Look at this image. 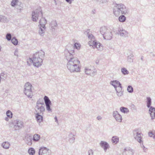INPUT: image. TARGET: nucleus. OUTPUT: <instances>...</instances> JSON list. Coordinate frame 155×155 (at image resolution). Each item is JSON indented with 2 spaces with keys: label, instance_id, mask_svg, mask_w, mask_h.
<instances>
[{
  "label": "nucleus",
  "instance_id": "20",
  "mask_svg": "<svg viewBox=\"0 0 155 155\" xmlns=\"http://www.w3.org/2000/svg\"><path fill=\"white\" fill-rule=\"evenodd\" d=\"M119 141L118 137L116 136H114L112 139V142L115 144H116Z\"/></svg>",
  "mask_w": 155,
  "mask_h": 155
},
{
  "label": "nucleus",
  "instance_id": "5",
  "mask_svg": "<svg viewBox=\"0 0 155 155\" xmlns=\"http://www.w3.org/2000/svg\"><path fill=\"white\" fill-rule=\"evenodd\" d=\"M31 84L28 83H26L24 86V92L27 96L30 97L32 95Z\"/></svg>",
  "mask_w": 155,
  "mask_h": 155
},
{
  "label": "nucleus",
  "instance_id": "34",
  "mask_svg": "<svg viewBox=\"0 0 155 155\" xmlns=\"http://www.w3.org/2000/svg\"><path fill=\"white\" fill-rule=\"evenodd\" d=\"M18 0H12V2L11 5L12 6H14L16 4Z\"/></svg>",
  "mask_w": 155,
  "mask_h": 155
},
{
  "label": "nucleus",
  "instance_id": "4",
  "mask_svg": "<svg viewBox=\"0 0 155 155\" xmlns=\"http://www.w3.org/2000/svg\"><path fill=\"white\" fill-rule=\"evenodd\" d=\"M124 6L123 4H119L116 6L114 8V13L116 16H119L120 13L122 14H124Z\"/></svg>",
  "mask_w": 155,
  "mask_h": 155
},
{
  "label": "nucleus",
  "instance_id": "29",
  "mask_svg": "<svg viewBox=\"0 0 155 155\" xmlns=\"http://www.w3.org/2000/svg\"><path fill=\"white\" fill-rule=\"evenodd\" d=\"M115 88L116 89V91L117 92H120V91H121L122 90V88L121 84H120V86H117Z\"/></svg>",
  "mask_w": 155,
  "mask_h": 155
},
{
  "label": "nucleus",
  "instance_id": "12",
  "mask_svg": "<svg viewBox=\"0 0 155 155\" xmlns=\"http://www.w3.org/2000/svg\"><path fill=\"white\" fill-rule=\"evenodd\" d=\"M149 113L152 119L155 118V108L153 107H150L149 109Z\"/></svg>",
  "mask_w": 155,
  "mask_h": 155
},
{
  "label": "nucleus",
  "instance_id": "33",
  "mask_svg": "<svg viewBox=\"0 0 155 155\" xmlns=\"http://www.w3.org/2000/svg\"><path fill=\"white\" fill-rule=\"evenodd\" d=\"M127 90L130 92H132L133 91V88L131 86H129L128 87Z\"/></svg>",
  "mask_w": 155,
  "mask_h": 155
},
{
  "label": "nucleus",
  "instance_id": "11",
  "mask_svg": "<svg viewBox=\"0 0 155 155\" xmlns=\"http://www.w3.org/2000/svg\"><path fill=\"white\" fill-rule=\"evenodd\" d=\"M113 114L114 117L117 121L119 122H121V117L117 111H115L114 112Z\"/></svg>",
  "mask_w": 155,
  "mask_h": 155
},
{
  "label": "nucleus",
  "instance_id": "32",
  "mask_svg": "<svg viewBox=\"0 0 155 155\" xmlns=\"http://www.w3.org/2000/svg\"><path fill=\"white\" fill-rule=\"evenodd\" d=\"M121 71L124 74H128V71L126 69L124 68H122L121 70Z\"/></svg>",
  "mask_w": 155,
  "mask_h": 155
},
{
  "label": "nucleus",
  "instance_id": "38",
  "mask_svg": "<svg viewBox=\"0 0 155 155\" xmlns=\"http://www.w3.org/2000/svg\"><path fill=\"white\" fill-rule=\"evenodd\" d=\"M39 32L40 34H42L43 33V31L42 29L41 28H40V30H39Z\"/></svg>",
  "mask_w": 155,
  "mask_h": 155
},
{
  "label": "nucleus",
  "instance_id": "22",
  "mask_svg": "<svg viewBox=\"0 0 155 155\" xmlns=\"http://www.w3.org/2000/svg\"><path fill=\"white\" fill-rule=\"evenodd\" d=\"M126 19L125 17L123 15L120 16L119 18V21L120 22H124L125 21Z\"/></svg>",
  "mask_w": 155,
  "mask_h": 155
},
{
  "label": "nucleus",
  "instance_id": "26",
  "mask_svg": "<svg viewBox=\"0 0 155 155\" xmlns=\"http://www.w3.org/2000/svg\"><path fill=\"white\" fill-rule=\"evenodd\" d=\"M28 153L30 155H32L35 153V151L34 150L31 148L29 149L28 150Z\"/></svg>",
  "mask_w": 155,
  "mask_h": 155
},
{
  "label": "nucleus",
  "instance_id": "1",
  "mask_svg": "<svg viewBox=\"0 0 155 155\" xmlns=\"http://www.w3.org/2000/svg\"><path fill=\"white\" fill-rule=\"evenodd\" d=\"M44 55V52L41 51L34 54L33 57L28 60V62L32 61L34 65L38 67L41 65L42 62V58Z\"/></svg>",
  "mask_w": 155,
  "mask_h": 155
},
{
  "label": "nucleus",
  "instance_id": "39",
  "mask_svg": "<svg viewBox=\"0 0 155 155\" xmlns=\"http://www.w3.org/2000/svg\"><path fill=\"white\" fill-rule=\"evenodd\" d=\"M66 1L67 2H69V3H71V0H66Z\"/></svg>",
  "mask_w": 155,
  "mask_h": 155
},
{
  "label": "nucleus",
  "instance_id": "40",
  "mask_svg": "<svg viewBox=\"0 0 155 155\" xmlns=\"http://www.w3.org/2000/svg\"><path fill=\"white\" fill-rule=\"evenodd\" d=\"M31 144L32 143L31 142H29L28 143V144L29 145H31Z\"/></svg>",
  "mask_w": 155,
  "mask_h": 155
},
{
  "label": "nucleus",
  "instance_id": "2",
  "mask_svg": "<svg viewBox=\"0 0 155 155\" xmlns=\"http://www.w3.org/2000/svg\"><path fill=\"white\" fill-rule=\"evenodd\" d=\"M67 67L71 72H79L80 71V61L77 58H71L68 61Z\"/></svg>",
  "mask_w": 155,
  "mask_h": 155
},
{
  "label": "nucleus",
  "instance_id": "7",
  "mask_svg": "<svg viewBox=\"0 0 155 155\" xmlns=\"http://www.w3.org/2000/svg\"><path fill=\"white\" fill-rule=\"evenodd\" d=\"M88 44L90 46H92L94 48H96L99 50L103 49V47L101 44L96 40L89 41Z\"/></svg>",
  "mask_w": 155,
  "mask_h": 155
},
{
  "label": "nucleus",
  "instance_id": "8",
  "mask_svg": "<svg viewBox=\"0 0 155 155\" xmlns=\"http://www.w3.org/2000/svg\"><path fill=\"white\" fill-rule=\"evenodd\" d=\"M51 151L45 147L41 148L39 150V155H50Z\"/></svg>",
  "mask_w": 155,
  "mask_h": 155
},
{
  "label": "nucleus",
  "instance_id": "35",
  "mask_svg": "<svg viewBox=\"0 0 155 155\" xmlns=\"http://www.w3.org/2000/svg\"><path fill=\"white\" fill-rule=\"evenodd\" d=\"M6 38L8 40H10L11 38V35L9 34H7L6 36Z\"/></svg>",
  "mask_w": 155,
  "mask_h": 155
},
{
  "label": "nucleus",
  "instance_id": "25",
  "mask_svg": "<svg viewBox=\"0 0 155 155\" xmlns=\"http://www.w3.org/2000/svg\"><path fill=\"white\" fill-rule=\"evenodd\" d=\"M151 104V99L150 97H148L147 98V106L149 107H150Z\"/></svg>",
  "mask_w": 155,
  "mask_h": 155
},
{
  "label": "nucleus",
  "instance_id": "23",
  "mask_svg": "<svg viewBox=\"0 0 155 155\" xmlns=\"http://www.w3.org/2000/svg\"><path fill=\"white\" fill-rule=\"evenodd\" d=\"M40 139V136L38 134H35L34 135L33 139L34 140L37 141Z\"/></svg>",
  "mask_w": 155,
  "mask_h": 155
},
{
  "label": "nucleus",
  "instance_id": "10",
  "mask_svg": "<svg viewBox=\"0 0 155 155\" xmlns=\"http://www.w3.org/2000/svg\"><path fill=\"white\" fill-rule=\"evenodd\" d=\"M136 135L135 136V139L137 140V141L140 143L142 142L141 140V132L139 131H135Z\"/></svg>",
  "mask_w": 155,
  "mask_h": 155
},
{
  "label": "nucleus",
  "instance_id": "3",
  "mask_svg": "<svg viewBox=\"0 0 155 155\" xmlns=\"http://www.w3.org/2000/svg\"><path fill=\"white\" fill-rule=\"evenodd\" d=\"M100 31L105 39H110L111 38L112 35L111 32L109 31L106 27L101 28Z\"/></svg>",
  "mask_w": 155,
  "mask_h": 155
},
{
  "label": "nucleus",
  "instance_id": "16",
  "mask_svg": "<svg viewBox=\"0 0 155 155\" xmlns=\"http://www.w3.org/2000/svg\"><path fill=\"white\" fill-rule=\"evenodd\" d=\"M40 25L44 28L45 24L46 23V20L44 18H41L39 21Z\"/></svg>",
  "mask_w": 155,
  "mask_h": 155
},
{
  "label": "nucleus",
  "instance_id": "15",
  "mask_svg": "<svg viewBox=\"0 0 155 155\" xmlns=\"http://www.w3.org/2000/svg\"><path fill=\"white\" fill-rule=\"evenodd\" d=\"M92 68L87 67L85 68V73L88 75H91L93 73V70H92Z\"/></svg>",
  "mask_w": 155,
  "mask_h": 155
},
{
  "label": "nucleus",
  "instance_id": "27",
  "mask_svg": "<svg viewBox=\"0 0 155 155\" xmlns=\"http://www.w3.org/2000/svg\"><path fill=\"white\" fill-rule=\"evenodd\" d=\"M12 43L15 45H17L18 44V40L15 38H13L12 39Z\"/></svg>",
  "mask_w": 155,
  "mask_h": 155
},
{
  "label": "nucleus",
  "instance_id": "30",
  "mask_svg": "<svg viewBox=\"0 0 155 155\" xmlns=\"http://www.w3.org/2000/svg\"><path fill=\"white\" fill-rule=\"evenodd\" d=\"M74 47L76 49L79 50L81 48V45L80 44L78 43H76L74 44Z\"/></svg>",
  "mask_w": 155,
  "mask_h": 155
},
{
  "label": "nucleus",
  "instance_id": "24",
  "mask_svg": "<svg viewBox=\"0 0 155 155\" xmlns=\"http://www.w3.org/2000/svg\"><path fill=\"white\" fill-rule=\"evenodd\" d=\"M16 126L19 128H22L23 127V123L21 121H18L17 123Z\"/></svg>",
  "mask_w": 155,
  "mask_h": 155
},
{
  "label": "nucleus",
  "instance_id": "6",
  "mask_svg": "<svg viewBox=\"0 0 155 155\" xmlns=\"http://www.w3.org/2000/svg\"><path fill=\"white\" fill-rule=\"evenodd\" d=\"M42 12L41 8L36 10L32 13V20L33 21H36L39 16L42 17Z\"/></svg>",
  "mask_w": 155,
  "mask_h": 155
},
{
  "label": "nucleus",
  "instance_id": "18",
  "mask_svg": "<svg viewBox=\"0 0 155 155\" xmlns=\"http://www.w3.org/2000/svg\"><path fill=\"white\" fill-rule=\"evenodd\" d=\"M111 83V84L115 88L118 86H120V84L118 81H112Z\"/></svg>",
  "mask_w": 155,
  "mask_h": 155
},
{
  "label": "nucleus",
  "instance_id": "41",
  "mask_svg": "<svg viewBox=\"0 0 155 155\" xmlns=\"http://www.w3.org/2000/svg\"><path fill=\"white\" fill-rule=\"evenodd\" d=\"M55 120L56 121H57V117H55Z\"/></svg>",
  "mask_w": 155,
  "mask_h": 155
},
{
  "label": "nucleus",
  "instance_id": "28",
  "mask_svg": "<svg viewBox=\"0 0 155 155\" xmlns=\"http://www.w3.org/2000/svg\"><path fill=\"white\" fill-rule=\"evenodd\" d=\"M7 116L9 118H11L12 117V114L11 111L10 110H8L6 112Z\"/></svg>",
  "mask_w": 155,
  "mask_h": 155
},
{
  "label": "nucleus",
  "instance_id": "37",
  "mask_svg": "<svg viewBox=\"0 0 155 155\" xmlns=\"http://www.w3.org/2000/svg\"><path fill=\"white\" fill-rule=\"evenodd\" d=\"M89 155H93V152L92 150H90L88 151Z\"/></svg>",
  "mask_w": 155,
  "mask_h": 155
},
{
  "label": "nucleus",
  "instance_id": "14",
  "mask_svg": "<svg viewBox=\"0 0 155 155\" xmlns=\"http://www.w3.org/2000/svg\"><path fill=\"white\" fill-rule=\"evenodd\" d=\"M36 118L38 122L40 123L43 121V117L41 115H39L38 113L36 114Z\"/></svg>",
  "mask_w": 155,
  "mask_h": 155
},
{
  "label": "nucleus",
  "instance_id": "21",
  "mask_svg": "<svg viewBox=\"0 0 155 155\" xmlns=\"http://www.w3.org/2000/svg\"><path fill=\"white\" fill-rule=\"evenodd\" d=\"M2 147L5 149H8L10 146V144L8 142H5L3 143L2 144Z\"/></svg>",
  "mask_w": 155,
  "mask_h": 155
},
{
  "label": "nucleus",
  "instance_id": "13",
  "mask_svg": "<svg viewBox=\"0 0 155 155\" xmlns=\"http://www.w3.org/2000/svg\"><path fill=\"white\" fill-rule=\"evenodd\" d=\"M100 145L105 150H106L109 147L108 144L106 142L102 141L100 143Z\"/></svg>",
  "mask_w": 155,
  "mask_h": 155
},
{
  "label": "nucleus",
  "instance_id": "17",
  "mask_svg": "<svg viewBox=\"0 0 155 155\" xmlns=\"http://www.w3.org/2000/svg\"><path fill=\"white\" fill-rule=\"evenodd\" d=\"M120 111L122 113H127L129 112V110L127 108L121 107L120 108Z\"/></svg>",
  "mask_w": 155,
  "mask_h": 155
},
{
  "label": "nucleus",
  "instance_id": "31",
  "mask_svg": "<svg viewBox=\"0 0 155 155\" xmlns=\"http://www.w3.org/2000/svg\"><path fill=\"white\" fill-rule=\"evenodd\" d=\"M88 38L89 39L91 40L90 41H94V40L95 39V37L94 36L91 34H89L88 36Z\"/></svg>",
  "mask_w": 155,
  "mask_h": 155
},
{
  "label": "nucleus",
  "instance_id": "19",
  "mask_svg": "<svg viewBox=\"0 0 155 155\" xmlns=\"http://www.w3.org/2000/svg\"><path fill=\"white\" fill-rule=\"evenodd\" d=\"M37 107H38V109L40 110L41 112H42L44 111V107L42 106L41 104H38V105H37Z\"/></svg>",
  "mask_w": 155,
  "mask_h": 155
},
{
  "label": "nucleus",
  "instance_id": "36",
  "mask_svg": "<svg viewBox=\"0 0 155 155\" xmlns=\"http://www.w3.org/2000/svg\"><path fill=\"white\" fill-rule=\"evenodd\" d=\"M154 135H155V132L151 131L149 133V135L150 137H153Z\"/></svg>",
  "mask_w": 155,
  "mask_h": 155
},
{
  "label": "nucleus",
  "instance_id": "9",
  "mask_svg": "<svg viewBox=\"0 0 155 155\" xmlns=\"http://www.w3.org/2000/svg\"><path fill=\"white\" fill-rule=\"evenodd\" d=\"M44 100L46 104L47 109L48 110H50V105L51 104V101L49 99L48 97L47 96H45L44 97Z\"/></svg>",
  "mask_w": 155,
  "mask_h": 155
}]
</instances>
